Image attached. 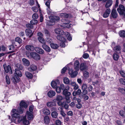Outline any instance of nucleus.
<instances>
[{"label": "nucleus", "instance_id": "nucleus-37", "mask_svg": "<svg viewBox=\"0 0 125 125\" xmlns=\"http://www.w3.org/2000/svg\"><path fill=\"white\" fill-rule=\"evenodd\" d=\"M64 83L66 84H68L70 83V80L69 79L66 77H65L63 79Z\"/></svg>", "mask_w": 125, "mask_h": 125}, {"label": "nucleus", "instance_id": "nucleus-54", "mask_svg": "<svg viewBox=\"0 0 125 125\" xmlns=\"http://www.w3.org/2000/svg\"><path fill=\"white\" fill-rule=\"evenodd\" d=\"M6 79L7 83L8 84H9L10 83V81L9 77L8 75L6 76Z\"/></svg>", "mask_w": 125, "mask_h": 125}, {"label": "nucleus", "instance_id": "nucleus-14", "mask_svg": "<svg viewBox=\"0 0 125 125\" xmlns=\"http://www.w3.org/2000/svg\"><path fill=\"white\" fill-rule=\"evenodd\" d=\"M37 69V67L35 65H31L30 67L28 68V70L30 72H32L34 71Z\"/></svg>", "mask_w": 125, "mask_h": 125}, {"label": "nucleus", "instance_id": "nucleus-41", "mask_svg": "<svg viewBox=\"0 0 125 125\" xmlns=\"http://www.w3.org/2000/svg\"><path fill=\"white\" fill-rule=\"evenodd\" d=\"M63 97L61 95H58L56 96L55 100L57 101H61Z\"/></svg>", "mask_w": 125, "mask_h": 125}, {"label": "nucleus", "instance_id": "nucleus-38", "mask_svg": "<svg viewBox=\"0 0 125 125\" xmlns=\"http://www.w3.org/2000/svg\"><path fill=\"white\" fill-rule=\"evenodd\" d=\"M24 110V108L23 107H21L20 106L19 108H18V112L20 114H22Z\"/></svg>", "mask_w": 125, "mask_h": 125}, {"label": "nucleus", "instance_id": "nucleus-26", "mask_svg": "<svg viewBox=\"0 0 125 125\" xmlns=\"http://www.w3.org/2000/svg\"><path fill=\"white\" fill-rule=\"evenodd\" d=\"M44 123L46 124H48L50 122V119L49 117L45 116L44 117Z\"/></svg>", "mask_w": 125, "mask_h": 125}, {"label": "nucleus", "instance_id": "nucleus-61", "mask_svg": "<svg viewBox=\"0 0 125 125\" xmlns=\"http://www.w3.org/2000/svg\"><path fill=\"white\" fill-rule=\"evenodd\" d=\"M82 97L83 99L85 100H87L89 99V97L87 95H84Z\"/></svg>", "mask_w": 125, "mask_h": 125}, {"label": "nucleus", "instance_id": "nucleus-29", "mask_svg": "<svg viewBox=\"0 0 125 125\" xmlns=\"http://www.w3.org/2000/svg\"><path fill=\"white\" fill-rule=\"evenodd\" d=\"M113 1L112 0H108L105 5V7L106 8H108L110 7L112 4Z\"/></svg>", "mask_w": 125, "mask_h": 125}, {"label": "nucleus", "instance_id": "nucleus-40", "mask_svg": "<svg viewBox=\"0 0 125 125\" xmlns=\"http://www.w3.org/2000/svg\"><path fill=\"white\" fill-rule=\"evenodd\" d=\"M113 58L115 61H117L119 58V56L118 54L115 53L113 54Z\"/></svg>", "mask_w": 125, "mask_h": 125}, {"label": "nucleus", "instance_id": "nucleus-59", "mask_svg": "<svg viewBox=\"0 0 125 125\" xmlns=\"http://www.w3.org/2000/svg\"><path fill=\"white\" fill-rule=\"evenodd\" d=\"M87 85L85 84H83L82 87V90H86L87 88Z\"/></svg>", "mask_w": 125, "mask_h": 125}, {"label": "nucleus", "instance_id": "nucleus-4", "mask_svg": "<svg viewBox=\"0 0 125 125\" xmlns=\"http://www.w3.org/2000/svg\"><path fill=\"white\" fill-rule=\"evenodd\" d=\"M30 56L36 60H39L40 59V55L35 52H31L30 53Z\"/></svg>", "mask_w": 125, "mask_h": 125}, {"label": "nucleus", "instance_id": "nucleus-60", "mask_svg": "<svg viewBox=\"0 0 125 125\" xmlns=\"http://www.w3.org/2000/svg\"><path fill=\"white\" fill-rule=\"evenodd\" d=\"M29 3L30 5L32 6L34 4V1L33 0H30L29 1Z\"/></svg>", "mask_w": 125, "mask_h": 125}, {"label": "nucleus", "instance_id": "nucleus-52", "mask_svg": "<svg viewBox=\"0 0 125 125\" xmlns=\"http://www.w3.org/2000/svg\"><path fill=\"white\" fill-rule=\"evenodd\" d=\"M83 76L86 78H87L89 76V73L87 71L83 73Z\"/></svg>", "mask_w": 125, "mask_h": 125}, {"label": "nucleus", "instance_id": "nucleus-3", "mask_svg": "<svg viewBox=\"0 0 125 125\" xmlns=\"http://www.w3.org/2000/svg\"><path fill=\"white\" fill-rule=\"evenodd\" d=\"M4 68L5 72L7 73L9 72L10 74L12 73L10 66L9 65H7L5 63H4L3 65Z\"/></svg>", "mask_w": 125, "mask_h": 125}, {"label": "nucleus", "instance_id": "nucleus-6", "mask_svg": "<svg viewBox=\"0 0 125 125\" xmlns=\"http://www.w3.org/2000/svg\"><path fill=\"white\" fill-rule=\"evenodd\" d=\"M69 74L72 78H74L78 74L77 71H73L72 69H71L69 72Z\"/></svg>", "mask_w": 125, "mask_h": 125}, {"label": "nucleus", "instance_id": "nucleus-11", "mask_svg": "<svg viewBox=\"0 0 125 125\" xmlns=\"http://www.w3.org/2000/svg\"><path fill=\"white\" fill-rule=\"evenodd\" d=\"M26 50L28 51H33L35 49L34 47L32 45H28L25 46Z\"/></svg>", "mask_w": 125, "mask_h": 125}, {"label": "nucleus", "instance_id": "nucleus-44", "mask_svg": "<svg viewBox=\"0 0 125 125\" xmlns=\"http://www.w3.org/2000/svg\"><path fill=\"white\" fill-rule=\"evenodd\" d=\"M60 15L62 18H67L69 16L68 14L65 13H61L60 14Z\"/></svg>", "mask_w": 125, "mask_h": 125}, {"label": "nucleus", "instance_id": "nucleus-39", "mask_svg": "<svg viewBox=\"0 0 125 125\" xmlns=\"http://www.w3.org/2000/svg\"><path fill=\"white\" fill-rule=\"evenodd\" d=\"M58 115L56 111H53L51 113V115L52 117L56 118Z\"/></svg>", "mask_w": 125, "mask_h": 125}, {"label": "nucleus", "instance_id": "nucleus-7", "mask_svg": "<svg viewBox=\"0 0 125 125\" xmlns=\"http://www.w3.org/2000/svg\"><path fill=\"white\" fill-rule=\"evenodd\" d=\"M38 22V21L36 20H32L30 21L31 24L28 23L26 25V27L28 28L32 29L33 28V26L32 25H34L36 24Z\"/></svg>", "mask_w": 125, "mask_h": 125}, {"label": "nucleus", "instance_id": "nucleus-53", "mask_svg": "<svg viewBox=\"0 0 125 125\" xmlns=\"http://www.w3.org/2000/svg\"><path fill=\"white\" fill-rule=\"evenodd\" d=\"M12 44L13 45H11L9 46V50H13L14 49L15 47L13 46V45H15H15L14 42H12Z\"/></svg>", "mask_w": 125, "mask_h": 125}, {"label": "nucleus", "instance_id": "nucleus-19", "mask_svg": "<svg viewBox=\"0 0 125 125\" xmlns=\"http://www.w3.org/2000/svg\"><path fill=\"white\" fill-rule=\"evenodd\" d=\"M55 92L52 90L50 91L47 93L48 96L50 97H52L54 96L55 95Z\"/></svg>", "mask_w": 125, "mask_h": 125}, {"label": "nucleus", "instance_id": "nucleus-49", "mask_svg": "<svg viewBox=\"0 0 125 125\" xmlns=\"http://www.w3.org/2000/svg\"><path fill=\"white\" fill-rule=\"evenodd\" d=\"M60 108V114L61 115L64 117H65V115L66 114L63 111V109L62 108Z\"/></svg>", "mask_w": 125, "mask_h": 125}, {"label": "nucleus", "instance_id": "nucleus-18", "mask_svg": "<svg viewBox=\"0 0 125 125\" xmlns=\"http://www.w3.org/2000/svg\"><path fill=\"white\" fill-rule=\"evenodd\" d=\"M25 32L26 35L29 36V37H31L33 34V33H32L31 30L29 29H26Z\"/></svg>", "mask_w": 125, "mask_h": 125}, {"label": "nucleus", "instance_id": "nucleus-15", "mask_svg": "<svg viewBox=\"0 0 125 125\" xmlns=\"http://www.w3.org/2000/svg\"><path fill=\"white\" fill-rule=\"evenodd\" d=\"M35 49L37 52L41 54H43L44 53V51L42 48L39 47H36Z\"/></svg>", "mask_w": 125, "mask_h": 125}, {"label": "nucleus", "instance_id": "nucleus-25", "mask_svg": "<svg viewBox=\"0 0 125 125\" xmlns=\"http://www.w3.org/2000/svg\"><path fill=\"white\" fill-rule=\"evenodd\" d=\"M15 77H12L11 79L12 81L14 83L18 82L19 80V78L18 76H16V75H15Z\"/></svg>", "mask_w": 125, "mask_h": 125}, {"label": "nucleus", "instance_id": "nucleus-35", "mask_svg": "<svg viewBox=\"0 0 125 125\" xmlns=\"http://www.w3.org/2000/svg\"><path fill=\"white\" fill-rule=\"evenodd\" d=\"M60 19L59 18L56 16H53L51 18V20L55 23L56 21H59Z\"/></svg>", "mask_w": 125, "mask_h": 125}, {"label": "nucleus", "instance_id": "nucleus-28", "mask_svg": "<svg viewBox=\"0 0 125 125\" xmlns=\"http://www.w3.org/2000/svg\"><path fill=\"white\" fill-rule=\"evenodd\" d=\"M22 121L23 124L25 125H27L30 123V122L26 120V117H23Z\"/></svg>", "mask_w": 125, "mask_h": 125}, {"label": "nucleus", "instance_id": "nucleus-10", "mask_svg": "<svg viewBox=\"0 0 125 125\" xmlns=\"http://www.w3.org/2000/svg\"><path fill=\"white\" fill-rule=\"evenodd\" d=\"M62 28H57L55 29L54 30V31L56 33L59 34H61L63 35L64 33L63 31L61 29Z\"/></svg>", "mask_w": 125, "mask_h": 125}, {"label": "nucleus", "instance_id": "nucleus-9", "mask_svg": "<svg viewBox=\"0 0 125 125\" xmlns=\"http://www.w3.org/2000/svg\"><path fill=\"white\" fill-rule=\"evenodd\" d=\"M26 116L29 120H32L33 118V113L27 111L26 113Z\"/></svg>", "mask_w": 125, "mask_h": 125}, {"label": "nucleus", "instance_id": "nucleus-36", "mask_svg": "<svg viewBox=\"0 0 125 125\" xmlns=\"http://www.w3.org/2000/svg\"><path fill=\"white\" fill-rule=\"evenodd\" d=\"M50 45L52 48L55 49H57L58 47L57 44L53 43H51Z\"/></svg>", "mask_w": 125, "mask_h": 125}, {"label": "nucleus", "instance_id": "nucleus-58", "mask_svg": "<svg viewBox=\"0 0 125 125\" xmlns=\"http://www.w3.org/2000/svg\"><path fill=\"white\" fill-rule=\"evenodd\" d=\"M65 99L66 100V102H65L67 103H69L71 102V100L70 99V98L69 97H65Z\"/></svg>", "mask_w": 125, "mask_h": 125}, {"label": "nucleus", "instance_id": "nucleus-30", "mask_svg": "<svg viewBox=\"0 0 125 125\" xmlns=\"http://www.w3.org/2000/svg\"><path fill=\"white\" fill-rule=\"evenodd\" d=\"M71 24H69L68 23H65L63 24L62 25H60L62 28V27L64 28H69L71 27Z\"/></svg>", "mask_w": 125, "mask_h": 125}, {"label": "nucleus", "instance_id": "nucleus-33", "mask_svg": "<svg viewBox=\"0 0 125 125\" xmlns=\"http://www.w3.org/2000/svg\"><path fill=\"white\" fill-rule=\"evenodd\" d=\"M121 49V47L120 46L118 45L115 46L114 48V50L115 52H117V51H118L119 53H120V51Z\"/></svg>", "mask_w": 125, "mask_h": 125}, {"label": "nucleus", "instance_id": "nucleus-22", "mask_svg": "<svg viewBox=\"0 0 125 125\" xmlns=\"http://www.w3.org/2000/svg\"><path fill=\"white\" fill-rule=\"evenodd\" d=\"M74 64V69L76 70V71L79 70V61L78 60H76Z\"/></svg>", "mask_w": 125, "mask_h": 125}, {"label": "nucleus", "instance_id": "nucleus-31", "mask_svg": "<svg viewBox=\"0 0 125 125\" xmlns=\"http://www.w3.org/2000/svg\"><path fill=\"white\" fill-rule=\"evenodd\" d=\"M47 105L48 107H50L56 106V104L54 102H49L47 103Z\"/></svg>", "mask_w": 125, "mask_h": 125}, {"label": "nucleus", "instance_id": "nucleus-42", "mask_svg": "<svg viewBox=\"0 0 125 125\" xmlns=\"http://www.w3.org/2000/svg\"><path fill=\"white\" fill-rule=\"evenodd\" d=\"M15 66L19 70H21L23 69V67L22 65L19 63L16 64Z\"/></svg>", "mask_w": 125, "mask_h": 125}, {"label": "nucleus", "instance_id": "nucleus-16", "mask_svg": "<svg viewBox=\"0 0 125 125\" xmlns=\"http://www.w3.org/2000/svg\"><path fill=\"white\" fill-rule=\"evenodd\" d=\"M42 48L46 51L48 52H50L51 51L50 48L48 46L44 43L42 45Z\"/></svg>", "mask_w": 125, "mask_h": 125}, {"label": "nucleus", "instance_id": "nucleus-24", "mask_svg": "<svg viewBox=\"0 0 125 125\" xmlns=\"http://www.w3.org/2000/svg\"><path fill=\"white\" fill-rule=\"evenodd\" d=\"M14 74H16L18 77H21L22 76V74L21 72L18 69H16L15 70Z\"/></svg>", "mask_w": 125, "mask_h": 125}, {"label": "nucleus", "instance_id": "nucleus-20", "mask_svg": "<svg viewBox=\"0 0 125 125\" xmlns=\"http://www.w3.org/2000/svg\"><path fill=\"white\" fill-rule=\"evenodd\" d=\"M20 106L23 108H26L28 106L27 104L24 101H21L20 104Z\"/></svg>", "mask_w": 125, "mask_h": 125}, {"label": "nucleus", "instance_id": "nucleus-13", "mask_svg": "<svg viewBox=\"0 0 125 125\" xmlns=\"http://www.w3.org/2000/svg\"><path fill=\"white\" fill-rule=\"evenodd\" d=\"M88 68L87 66L86 65V63H82L80 65V69L81 71L86 70Z\"/></svg>", "mask_w": 125, "mask_h": 125}, {"label": "nucleus", "instance_id": "nucleus-34", "mask_svg": "<svg viewBox=\"0 0 125 125\" xmlns=\"http://www.w3.org/2000/svg\"><path fill=\"white\" fill-rule=\"evenodd\" d=\"M38 39L39 42L43 44L46 43L43 37H38Z\"/></svg>", "mask_w": 125, "mask_h": 125}, {"label": "nucleus", "instance_id": "nucleus-64", "mask_svg": "<svg viewBox=\"0 0 125 125\" xmlns=\"http://www.w3.org/2000/svg\"><path fill=\"white\" fill-rule=\"evenodd\" d=\"M55 123L57 125H61V122L59 120H56V121Z\"/></svg>", "mask_w": 125, "mask_h": 125}, {"label": "nucleus", "instance_id": "nucleus-12", "mask_svg": "<svg viewBox=\"0 0 125 125\" xmlns=\"http://www.w3.org/2000/svg\"><path fill=\"white\" fill-rule=\"evenodd\" d=\"M111 10L109 9H106L103 14V17L104 18L107 17L111 12Z\"/></svg>", "mask_w": 125, "mask_h": 125}, {"label": "nucleus", "instance_id": "nucleus-45", "mask_svg": "<svg viewBox=\"0 0 125 125\" xmlns=\"http://www.w3.org/2000/svg\"><path fill=\"white\" fill-rule=\"evenodd\" d=\"M15 41L18 42L19 43L21 44L22 43V40L19 37H17L15 39Z\"/></svg>", "mask_w": 125, "mask_h": 125}, {"label": "nucleus", "instance_id": "nucleus-62", "mask_svg": "<svg viewBox=\"0 0 125 125\" xmlns=\"http://www.w3.org/2000/svg\"><path fill=\"white\" fill-rule=\"evenodd\" d=\"M46 40L48 43H51L52 42V40L49 38H47Z\"/></svg>", "mask_w": 125, "mask_h": 125}, {"label": "nucleus", "instance_id": "nucleus-8", "mask_svg": "<svg viewBox=\"0 0 125 125\" xmlns=\"http://www.w3.org/2000/svg\"><path fill=\"white\" fill-rule=\"evenodd\" d=\"M110 15L111 18L115 19L117 18V13L115 9H114L112 10Z\"/></svg>", "mask_w": 125, "mask_h": 125}, {"label": "nucleus", "instance_id": "nucleus-2", "mask_svg": "<svg viewBox=\"0 0 125 125\" xmlns=\"http://www.w3.org/2000/svg\"><path fill=\"white\" fill-rule=\"evenodd\" d=\"M69 89V87L67 86L65 87V89L63 90V94L65 96V97H69L71 94V93L68 91Z\"/></svg>", "mask_w": 125, "mask_h": 125}, {"label": "nucleus", "instance_id": "nucleus-51", "mask_svg": "<svg viewBox=\"0 0 125 125\" xmlns=\"http://www.w3.org/2000/svg\"><path fill=\"white\" fill-rule=\"evenodd\" d=\"M44 32L46 36L49 37L50 36V33L48 30L46 29H45Z\"/></svg>", "mask_w": 125, "mask_h": 125}, {"label": "nucleus", "instance_id": "nucleus-5", "mask_svg": "<svg viewBox=\"0 0 125 125\" xmlns=\"http://www.w3.org/2000/svg\"><path fill=\"white\" fill-rule=\"evenodd\" d=\"M117 11L120 14L122 15L125 12V10L124 6L122 5H120Z\"/></svg>", "mask_w": 125, "mask_h": 125}, {"label": "nucleus", "instance_id": "nucleus-27", "mask_svg": "<svg viewBox=\"0 0 125 125\" xmlns=\"http://www.w3.org/2000/svg\"><path fill=\"white\" fill-rule=\"evenodd\" d=\"M25 74L27 77L29 79H31L33 77L32 74L28 71L25 72Z\"/></svg>", "mask_w": 125, "mask_h": 125}, {"label": "nucleus", "instance_id": "nucleus-55", "mask_svg": "<svg viewBox=\"0 0 125 125\" xmlns=\"http://www.w3.org/2000/svg\"><path fill=\"white\" fill-rule=\"evenodd\" d=\"M82 94H83L82 96L85 95L88 93L87 91L86 90H82Z\"/></svg>", "mask_w": 125, "mask_h": 125}, {"label": "nucleus", "instance_id": "nucleus-47", "mask_svg": "<svg viewBox=\"0 0 125 125\" xmlns=\"http://www.w3.org/2000/svg\"><path fill=\"white\" fill-rule=\"evenodd\" d=\"M119 35L121 37H125V31L123 30L120 31Z\"/></svg>", "mask_w": 125, "mask_h": 125}, {"label": "nucleus", "instance_id": "nucleus-63", "mask_svg": "<svg viewBox=\"0 0 125 125\" xmlns=\"http://www.w3.org/2000/svg\"><path fill=\"white\" fill-rule=\"evenodd\" d=\"M76 106V107L78 109H80L82 106V104L80 103H78Z\"/></svg>", "mask_w": 125, "mask_h": 125}, {"label": "nucleus", "instance_id": "nucleus-57", "mask_svg": "<svg viewBox=\"0 0 125 125\" xmlns=\"http://www.w3.org/2000/svg\"><path fill=\"white\" fill-rule=\"evenodd\" d=\"M56 88V90L57 93H60L61 92V89L60 87H57Z\"/></svg>", "mask_w": 125, "mask_h": 125}, {"label": "nucleus", "instance_id": "nucleus-46", "mask_svg": "<svg viewBox=\"0 0 125 125\" xmlns=\"http://www.w3.org/2000/svg\"><path fill=\"white\" fill-rule=\"evenodd\" d=\"M47 24L49 26H52L55 24V22L51 20L50 21H48L47 22Z\"/></svg>", "mask_w": 125, "mask_h": 125}, {"label": "nucleus", "instance_id": "nucleus-1", "mask_svg": "<svg viewBox=\"0 0 125 125\" xmlns=\"http://www.w3.org/2000/svg\"><path fill=\"white\" fill-rule=\"evenodd\" d=\"M18 111L17 109H14L12 110V116L14 117L18 118L17 121L19 122L21 121V120L19 119V118H20V115L18 113Z\"/></svg>", "mask_w": 125, "mask_h": 125}, {"label": "nucleus", "instance_id": "nucleus-48", "mask_svg": "<svg viewBox=\"0 0 125 125\" xmlns=\"http://www.w3.org/2000/svg\"><path fill=\"white\" fill-rule=\"evenodd\" d=\"M57 101L58 102L57 103L59 106L63 107V105H64V104L65 103V101L62 102L61 101Z\"/></svg>", "mask_w": 125, "mask_h": 125}, {"label": "nucleus", "instance_id": "nucleus-56", "mask_svg": "<svg viewBox=\"0 0 125 125\" xmlns=\"http://www.w3.org/2000/svg\"><path fill=\"white\" fill-rule=\"evenodd\" d=\"M38 15L36 13L34 14L32 16V18L34 19H36L38 18Z\"/></svg>", "mask_w": 125, "mask_h": 125}, {"label": "nucleus", "instance_id": "nucleus-17", "mask_svg": "<svg viewBox=\"0 0 125 125\" xmlns=\"http://www.w3.org/2000/svg\"><path fill=\"white\" fill-rule=\"evenodd\" d=\"M62 35H61V34H59L56 37L57 39L61 41L65 42L66 39L64 37H63Z\"/></svg>", "mask_w": 125, "mask_h": 125}, {"label": "nucleus", "instance_id": "nucleus-23", "mask_svg": "<svg viewBox=\"0 0 125 125\" xmlns=\"http://www.w3.org/2000/svg\"><path fill=\"white\" fill-rule=\"evenodd\" d=\"M42 111L45 115H49L50 114V111L48 109L44 108L42 110Z\"/></svg>", "mask_w": 125, "mask_h": 125}, {"label": "nucleus", "instance_id": "nucleus-50", "mask_svg": "<svg viewBox=\"0 0 125 125\" xmlns=\"http://www.w3.org/2000/svg\"><path fill=\"white\" fill-rule=\"evenodd\" d=\"M120 83L124 85H125V79L124 78H120L119 80Z\"/></svg>", "mask_w": 125, "mask_h": 125}, {"label": "nucleus", "instance_id": "nucleus-43", "mask_svg": "<svg viewBox=\"0 0 125 125\" xmlns=\"http://www.w3.org/2000/svg\"><path fill=\"white\" fill-rule=\"evenodd\" d=\"M51 84L53 88H55L57 87V83L54 81H52L51 83Z\"/></svg>", "mask_w": 125, "mask_h": 125}, {"label": "nucleus", "instance_id": "nucleus-32", "mask_svg": "<svg viewBox=\"0 0 125 125\" xmlns=\"http://www.w3.org/2000/svg\"><path fill=\"white\" fill-rule=\"evenodd\" d=\"M64 35L67 37V39L69 41L72 40V38L70 35V33L68 32H66L64 33Z\"/></svg>", "mask_w": 125, "mask_h": 125}, {"label": "nucleus", "instance_id": "nucleus-21", "mask_svg": "<svg viewBox=\"0 0 125 125\" xmlns=\"http://www.w3.org/2000/svg\"><path fill=\"white\" fill-rule=\"evenodd\" d=\"M22 61L24 65L28 66L30 65V62L29 61L26 59L25 58H23Z\"/></svg>", "mask_w": 125, "mask_h": 125}]
</instances>
